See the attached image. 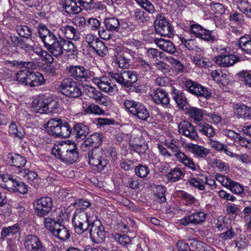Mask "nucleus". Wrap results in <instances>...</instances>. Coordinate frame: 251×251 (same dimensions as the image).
<instances>
[{
    "label": "nucleus",
    "instance_id": "nucleus-62",
    "mask_svg": "<svg viewBox=\"0 0 251 251\" xmlns=\"http://www.w3.org/2000/svg\"><path fill=\"white\" fill-rule=\"evenodd\" d=\"M240 80L245 82L246 85L251 88V72L243 71L239 73Z\"/></svg>",
    "mask_w": 251,
    "mask_h": 251
},
{
    "label": "nucleus",
    "instance_id": "nucleus-38",
    "mask_svg": "<svg viewBox=\"0 0 251 251\" xmlns=\"http://www.w3.org/2000/svg\"><path fill=\"white\" fill-rule=\"evenodd\" d=\"M130 55L127 52L118 54L115 56V62L121 68H127L129 65Z\"/></svg>",
    "mask_w": 251,
    "mask_h": 251
},
{
    "label": "nucleus",
    "instance_id": "nucleus-37",
    "mask_svg": "<svg viewBox=\"0 0 251 251\" xmlns=\"http://www.w3.org/2000/svg\"><path fill=\"white\" fill-rule=\"evenodd\" d=\"M124 86L129 87L131 86L138 80L137 74L135 72L130 71H124Z\"/></svg>",
    "mask_w": 251,
    "mask_h": 251
},
{
    "label": "nucleus",
    "instance_id": "nucleus-14",
    "mask_svg": "<svg viewBox=\"0 0 251 251\" xmlns=\"http://www.w3.org/2000/svg\"><path fill=\"white\" fill-rule=\"evenodd\" d=\"M184 85L186 89L190 93L197 96L208 98L211 96V92L207 88L191 80H186Z\"/></svg>",
    "mask_w": 251,
    "mask_h": 251
},
{
    "label": "nucleus",
    "instance_id": "nucleus-24",
    "mask_svg": "<svg viewBox=\"0 0 251 251\" xmlns=\"http://www.w3.org/2000/svg\"><path fill=\"white\" fill-rule=\"evenodd\" d=\"M0 179L1 180L0 183L1 187L8 190L10 192H13L17 184L18 180L17 178L10 175L3 174L0 176Z\"/></svg>",
    "mask_w": 251,
    "mask_h": 251
},
{
    "label": "nucleus",
    "instance_id": "nucleus-56",
    "mask_svg": "<svg viewBox=\"0 0 251 251\" xmlns=\"http://www.w3.org/2000/svg\"><path fill=\"white\" fill-rule=\"evenodd\" d=\"M44 217V224L45 228L52 233V231L56 228L57 225H59L60 223L50 217Z\"/></svg>",
    "mask_w": 251,
    "mask_h": 251
},
{
    "label": "nucleus",
    "instance_id": "nucleus-44",
    "mask_svg": "<svg viewBox=\"0 0 251 251\" xmlns=\"http://www.w3.org/2000/svg\"><path fill=\"white\" fill-rule=\"evenodd\" d=\"M183 173L180 168L176 167L172 169L169 173H168L166 176L168 180L170 182H176L183 176Z\"/></svg>",
    "mask_w": 251,
    "mask_h": 251
},
{
    "label": "nucleus",
    "instance_id": "nucleus-58",
    "mask_svg": "<svg viewBox=\"0 0 251 251\" xmlns=\"http://www.w3.org/2000/svg\"><path fill=\"white\" fill-rule=\"evenodd\" d=\"M135 173L139 177L144 178L150 172V169L147 166L139 165L135 168Z\"/></svg>",
    "mask_w": 251,
    "mask_h": 251
},
{
    "label": "nucleus",
    "instance_id": "nucleus-43",
    "mask_svg": "<svg viewBox=\"0 0 251 251\" xmlns=\"http://www.w3.org/2000/svg\"><path fill=\"white\" fill-rule=\"evenodd\" d=\"M18 175L26 179L29 182L37 179L38 176L34 171L25 168L20 169L18 172Z\"/></svg>",
    "mask_w": 251,
    "mask_h": 251
},
{
    "label": "nucleus",
    "instance_id": "nucleus-20",
    "mask_svg": "<svg viewBox=\"0 0 251 251\" xmlns=\"http://www.w3.org/2000/svg\"><path fill=\"white\" fill-rule=\"evenodd\" d=\"M178 132L190 139L194 140L198 137L197 132L194 126L189 122L183 121L178 125Z\"/></svg>",
    "mask_w": 251,
    "mask_h": 251
},
{
    "label": "nucleus",
    "instance_id": "nucleus-50",
    "mask_svg": "<svg viewBox=\"0 0 251 251\" xmlns=\"http://www.w3.org/2000/svg\"><path fill=\"white\" fill-rule=\"evenodd\" d=\"M92 49L99 56L104 57L108 51L104 43L100 40L92 48Z\"/></svg>",
    "mask_w": 251,
    "mask_h": 251
},
{
    "label": "nucleus",
    "instance_id": "nucleus-1",
    "mask_svg": "<svg viewBox=\"0 0 251 251\" xmlns=\"http://www.w3.org/2000/svg\"><path fill=\"white\" fill-rule=\"evenodd\" d=\"M71 205L75 208L72 218L74 228L77 226L83 228L82 226H84L83 227L86 228V222L97 216L94 212L87 211V208L91 206V203L88 201L78 199L72 203Z\"/></svg>",
    "mask_w": 251,
    "mask_h": 251
},
{
    "label": "nucleus",
    "instance_id": "nucleus-4",
    "mask_svg": "<svg viewBox=\"0 0 251 251\" xmlns=\"http://www.w3.org/2000/svg\"><path fill=\"white\" fill-rule=\"evenodd\" d=\"M16 77L18 81L30 87L41 86L46 81L43 75L39 72L26 70L19 71L16 74Z\"/></svg>",
    "mask_w": 251,
    "mask_h": 251
},
{
    "label": "nucleus",
    "instance_id": "nucleus-31",
    "mask_svg": "<svg viewBox=\"0 0 251 251\" xmlns=\"http://www.w3.org/2000/svg\"><path fill=\"white\" fill-rule=\"evenodd\" d=\"M132 17L138 24H144L150 20V16L144 10L140 8L134 9L131 15Z\"/></svg>",
    "mask_w": 251,
    "mask_h": 251
},
{
    "label": "nucleus",
    "instance_id": "nucleus-26",
    "mask_svg": "<svg viewBox=\"0 0 251 251\" xmlns=\"http://www.w3.org/2000/svg\"><path fill=\"white\" fill-rule=\"evenodd\" d=\"M63 121L59 118L50 119L47 123L48 131L49 133L55 137L58 135Z\"/></svg>",
    "mask_w": 251,
    "mask_h": 251
},
{
    "label": "nucleus",
    "instance_id": "nucleus-61",
    "mask_svg": "<svg viewBox=\"0 0 251 251\" xmlns=\"http://www.w3.org/2000/svg\"><path fill=\"white\" fill-rule=\"evenodd\" d=\"M236 235V234L233 229L232 228H230L225 232L220 233L219 235V237L222 240L228 241L233 238Z\"/></svg>",
    "mask_w": 251,
    "mask_h": 251
},
{
    "label": "nucleus",
    "instance_id": "nucleus-27",
    "mask_svg": "<svg viewBox=\"0 0 251 251\" xmlns=\"http://www.w3.org/2000/svg\"><path fill=\"white\" fill-rule=\"evenodd\" d=\"M172 94L173 99L176 101L179 108L185 110L184 107L188 103V101L184 93L180 90L173 88Z\"/></svg>",
    "mask_w": 251,
    "mask_h": 251
},
{
    "label": "nucleus",
    "instance_id": "nucleus-34",
    "mask_svg": "<svg viewBox=\"0 0 251 251\" xmlns=\"http://www.w3.org/2000/svg\"><path fill=\"white\" fill-rule=\"evenodd\" d=\"M188 149L191 153L198 158H204L209 153V150L198 145L192 144L188 147Z\"/></svg>",
    "mask_w": 251,
    "mask_h": 251
},
{
    "label": "nucleus",
    "instance_id": "nucleus-6",
    "mask_svg": "<svg viewBox=\"0 0 251 251\" xmlns=\"http://www.w3.org/2000/svg\"><path fill=\"white\" fill-rule=\"evenodd\" d=\"M125 108L132 115L142 121H146L149 117V112L142 103L131 100H125Z\"/></svg>",
    "mask_w": 251,
    "mask_h": 251
},
{
    "label": "nucleus",
    "instance_id": "nucleus-49",
    "mask_svg": "<svg viewBox=\"0 0 251 251\" xmlns=\"http://www.w3.org/2000/svg\"><path fill=\"white\" fill-rule=\"evenodd\" d=\"M202 174L199 175L197 177H191L188 180L190 185L195 187L200 190H204L205 189L203 178Z\"/></svg>",
    "mask_w": 251,
    "mask_h": 251
},
{
    "label": "nucleus",
    "instance_id": "nucleus-41",
    "mask_svg": "<svg viewBox=\"0 0 251 251\" xmlns=\"http://www.w3.org/2000/svg\"><path fill=\"white\" fill-rule=\"evenodd\" d=\"M235 113L239 118L249 119L251 118V108L244 104L237 106Z\"/></svg>",
    "mask_w": 251,
    "mask_h": 251
},
{
    "label": "nucleus",
    "instance_id": "nucleus-54",
    "mask_svg": "<svg viewBox=\"0 0 251 251\" xmlns=\"http://www.w3.org/2000/svg\"><path fill=\"white\" fill-rule=\"evenodd\" d=\"M72 132L71 127L70 125L65 122H63L61 126L60 130L56 137L68 138L70 137Z\"/></svg>",
    "mask_w": 251,
    "mask_h": 251
},
{
    "label": "nucleus",
    "instance_id": "nucleus-55",
    "mask_svg": "<svg viewBox=\"0 0 251 251\" xmlns=\"http://www.w3.org/2000/svg\"><path fill=\"white\" fill-rule=\"evenodd\" d=\"M195 64L199 67H207L210 65V61L200 54H195L193 57Z\"/></svg>",
    "mask_w": 251,
    "mask_h": 251
},
{
    "label": "nucleus",
    "instance_id": "nucleus-28",
    "mask_svg": "<svg viewBox=\"0 0 251 251\" xmlns=\"http://www.w3.org/2000/svg\"><path fill=\"white\" fill-rule=\"evenodd\" d=\"M7 161L12 166L21 168L25 166L26 160L20 154L14 153L9 154L7 156Z\"/></svg>",
    "mask_w": 251,
    "mask_h": 251
},
{
    "label": "nucleus",
    "instance_id": "nucleus-16",
    "mask_svg": "<svg viewBox=\"0 0 251 251\" xmlns=\"http://www.w3.org/2000/svg\"><path fill=\"white\" fill-rule=\"evenodd\" d=\"M50 99L43 96H38L32 102L33 110L41 114L47 113L49 111V106L51 104Z\"/></svg>",
    "mask_w": 251,
    "mask_h": 251
},
{
    "label": "nucleus",
    "instance_id": "nucleus-47",
    "mask_svg": "<svg viewBox=\"0 0 251 251\" xmlns=\"http://www.w3.org/2000/svg\"><path fill=\"white\" fill-rule=\"evenodd\" d=\"M19 230L20 226L18 224H16L12 226L3 227L0 233L1 238L4 240L8 236L16 234Z\"/></svg>",
    "mask_w": 251,
    "mask_h": 251
},
{
    "label": "nucleus",
    "instance_id": "nucleus-8",
    "mask_svg": "<svg viewBox=\"0 0 251 251\" xmlns=\"http://www.w3.org/2000/svg\"><path fill=\"white\" fill-rule=\"evenodd\" d=\"M63 95L70 98H77L81 95V91L76 82L71 78H64L57 87Z\"/></svg>",
    "mask_w": 251,
    "mask_h": 251
},
{
    "label": "nucleus",
    "instance_id": "nucleus-48",
    "mask_svg": "<svg viewBox=\"0 0 251 251\" xmlns=\"http://www.w3.org/2000/svg\"><path fill=\"white\" fill-rule=\"evenodd\" d=\"M134 0L148 13L152 14L156 12L154 5L149 0Z\"/></svg>",
    "mask_w": 251,
    "mask_h": 251
},
{
    "label": "nucleus",
    "instance_id": "nucleus-30",
    "mask_svg": "<svg viewBox=\"0 0 251 251\" xmlns=\"http://www.w3.org/2000/svg\"><path fill=\"white\" fill-rule=\"evenodd\" d=\"M176 159L179 162L193 171H196L200 169V166L196 164L192 158H189L183 152L178 154Z\"/></svg>",
    "mask_w": 251,
    "mask_h": 251
},
{
    "label": "nucleus",
    "instance_id": "nucleus-7",
    "mask_svg": "<svg viewBox=\"0 0 251 251\" xmlns=\"http://www.w3.org/2000/svg\"><path fill=\"white\" fill-rule=\"evenodd\" d=\"M66 74L73 80L81 83L87 82L92 76L89 70L81 65H70L66 68Z\"/></svg>",
    "mask_w": 251,
    "mask_h": 251
},
{
    "label": "nucleus",
    "instance_id": "nucleus-33",
    "mask_svg": "<svg viewBox=\"0 0 251 251\" xmlns=\"http://www.w3.org/2000/svg\"><path fill=\"white\" fill-rule=\"evenodd\" d=\"M73 129L77 139H84L89 132L88 126L82 123L76 124L74 126Z\"/></svg>",
    "mask_w": 251,
    "mask_h": 251
},
{
    "label": "nucleus",
    "instance_id": "nucleus-22",
    "mask_svg": "<svg viewBox=\"0 0 251 251\" xmlns=\"http://www.w3.org/2000/svg\"><path fill=\"white\" fill-rule=\"evenodd\" d=\"M185 110L186 114L194 123L198 125L201 122L204 115V110L196 107H186Z\"/></svg>",
    "mask_w": 251,
    "mask_h": 251
},
{
    "label": "nucleus",
    "instance_id": "nucleus-25",
    "mask_svg": "<svg viewBox=\"0 0 251 251\" xmlns=\"http://www.w3.org/2000/svg\"><path fill=\"white\" fill-rule=\"evenodd\" d=\"M60 29L65 37L69 40L77 41L80 39V33L73 26L64 25L62 26Z\"/></svg>",
    "mask_w": 251,
    "mask_h": 251
},
{
    "label": "nucleus",
    "instance_id": "nucleus-29",
    "mask_svg": "<svg viewBox=\"0 0 251 251\" xmlns=\"http://www.w3.org/2000/svg\"><path fill=\"white\" fill-rule=\"evenodd\" d=\"M102 142V134L99 133H95L88 137L84 142L83 145L86 147L99 148Z\"/></svg>",
    "mask_w": 251,
    "mask_h": 251
},
{
    "label": "nucleus",
    "instance_id": "nucleus-52",
    "mask_svg": "<svg viewBox=\"0 0 251 251\" xmlns=\"http://www.w3.org/2000/svg\"><path fill=\"white\" fill-rule=\"evenodd\" d=\"M232 193L237 195L241 196L244 193V187L239 182L232 180L227 188Z\"/></svg>",
    "mask_w": 251,
    "mask_h": 251
},
{
    "label": "nucleus",
    "instance_id": "nucleus-5",
    "mask_svg": "<svg viewBox=\"0 0 251 251\" xmlns=\"http://www.w3.org/2000/svg\"><path fill=\"white\" fill-rule=\"evenodd\" d=\"M87 157L89 164L97 167L100 171L103 170L108 163L104 151L100 148L93 149L89 151L87 153Z\"/></svg>",
    "mask_w": 251,
    "mask_h": 251
},
{
    "label": "nucleus",
    "instance_id": "nucleus-45",
    "mask_svg": "<svg viewBox=\"0 0 251 251\" xmlns=\"http://www.w3.org/2000/svg\"><path fill=\"white\" fill-rule=\"evenodd\" d=\"M8 132L11 136L14 138L22 139L24 137L25 133L20 126H18L16 123H12L9 127Z\"/></svg>",
    "mask_w": 251,
    "mask_h": 251
},
{
    "label": "nucleus",
    "instance_id": "nucleus-39",
    "mask_svg": "<svg viewBox=\"0 0 251 251\" xmlns=\"http://www.w3.org/2000/svg\"><path fill=\"white\" fill-rule=\"evenodd\" d=\"M62 39V38H59L50 48L47 49L54 56H60L63 53Z\"/></svg>",
    "mask_w": 251,
    "mask_h": 251
},
{
    "label": "nucleus",
    "instance_id": "nucleus-13",
    "mask_svg": "<svg viewBox=\"0 0 251 251\" xmlns=\"http://www.w3.org/2000/svg\"><path fill=\"white\" fill-rule=\"evenodd\" d=\"M52 204V200L50 197H43L35 201L34 206L37 215L40 217H45L51 212Z\"/></svg>",
    "mask_w": 251,
    "mask_h": 251
},
{
    "label": "nucleus",
    "instance_id": "nucleus-9",
    "mask_svg": "<svg viewBox=\"0 0 251 251\" xmlns=\"http://www.w3.org/2000/svg\"><path fill=\"white\" fill-rule=\"evenodd\" d=\"M154 27L157 34L162 36L172 37L174 36V28L162 14H159L154 21Z\"/></svg>",
    "mask_w": 251,
    "mask_h": 251
},
{
    "label": "nucleus",
    "instance_id": "nucleus-17",
    "mask_svg": "<svg viewBox=\"0 0 251 251\" xmlns=\"http://www.w3.org/2000/svg\"><path fill=\"white\" fill-rule=\"evenodd\" d=\"M59 4L62 10L70 16L77 15L82 10L80 6L77 5L75 0H59Z\"/></svg>",
    "mask_w": 251,
    "mask_h": 251
},
{
    "label": "nucleus",
    "instance_id": "nucleus-51",
    "mask_svg": "<svg viewBox=\"0 0 251 251\" xmlns=\"http://www.w3.org/2000/svg\"><path fill=\"white\" fill-rule=\"evenodd\" d=\"M16 30L19 35L26 39H28L32 34V29L25 25H17Z\"/></svg>",
    "mask_w": 251,
    "mask_h": 251
},
{
    "label": "nucleus",
    "instance_id": "nucleus-59",
    "mask_svg": "<svg viewBox=\"0 0 251 251\" xmlns=\"http://www.w3.org/2000/svg\"><path fill=\"white\" fill-rule=\"evenodd\" d=\"M138 67L140 70L143 75H145L147 72L150 71L151 68V64L143 59L142 58H139L138 60Z\"/></svg>",
    "mask_w": 251,
    "mask_h": 251
},
{
    "label": "nucleus",
    "instance_id": "nucleus-32",
    "mask_svg": "<svg viewBox=\"0 0 251 251\" xmlns=\"http://www.w3.org/2000/svg\"><path fill=\"white\" fill-rule=\"evenodd\" d=\"M52 234L58 239L64 241L67 240L70 237L69 230L61 223L57 225L55 229L52 231Z\"/></svg>",
    "mask_w": 251,
    "mask_h": 251
},
{
    "label": "nucleus",
    "instance_id": "nucleus-40",
    "mask_svg": "<svg viewBox=\"0 0 251 251\" xmlns=\"http://www.w3.org/2000/svg\"><path fill=\"white\" fill-rule=\"evenodd\" d=\"M103 23L106 29L109 31H117L120 28L119 20L116 17L106 18Z\"/></svg>",
    "mask_w": 251,
    "mask_h": 251
},
{
    "label": "nucleus",
    "instance_id": "nucleus-10",
    "mask_svg": "<svg viewBox=\"0 0 251 251\" xmlns=\"http://www.w3.org/2000/svg\"><path fill=\"white\" fill-rule=\"evenodd\" d=\"M23 249L25 251H47V249L41 239L34 234H28L22 240Z\"/></svg>",
    "mask_w": 251,
    "mask_h": 251
},
{
    "label": "nucleus",
    "instance_id": "nucleus-46",
    "mask_svg": "<svg viewBox=\"0 0 251 251\" xmlns=\"http://www.w3.org/2000/svg\"><path fill=\"white\" fill-rule=\"evenodd\" d=\"M239 47L249 54H251V37L242 36L238 41Z\"/></svg>",
    "mask_w": 251,
    "mask_h": 251
},
{
    "label": "nucleus",
    "instance_id": "nucleus-12",
    "mask_svg": "<svg viewBox=\"0 0 251 251\" xmlns=\"http://www.w3.org/2000/svg\"><path fill=\"white\" fill-rule=\"evenodd\" d=\"M93 82L102 91L110 95H114L117 91L116 85L112 82L108 76L93 77Z\"/></svg>",
    "mask_w": 251,
    "mask_h": 251
},
{
    "label": "nucleus",
    "instance_id": "nucleus-11",
    "mask_svg": "<svg viewBox=\"0 0 251 251\" xmlns=\"http://www.w3.org/2000/svg\"><path fill=\"white\" fill-rule=\"evenodd\" d=\"M189 31L193 36L206 42L213 43L218 39L212 31L205 29L197 24L190 25Z\"/></svg>",
    "mask_w": 251,
    "mask_h": 251
},
{
    "label": "nucleus",
    "instance_id": "nucleus-3",
    "mask_svg": "<svg viewBox=\"0 0 251 251\" xmlns=\"http://www.w3.org/2000/svg\"><path fill=\"white\" fill-rule=\"evenodd\" d=\"M86 228L83 227L84 226H82L83 228L77 226L74 228L75 233L80 235L89 228L90 236L93 242L99 244L105 240L106 235L104 228L100 221L98 219L97 216L86 222Z\"/></svg>",
    "mask_w": 251,
    "mask_h": 251
},
{
    "label": "nucleus",
    "instance_id": "nucleus-57",
    "mask_svg": "<svg viewBox=\"0 0 251 251\" xmlns=\"http://www.w3.org/2000/svg\"><path fill=\"white\" fill-rule=\"evenodd\" d=\"M62 45L63 46V50L70 52L74 54L77 52V48L74 43L70 41V40H66L64 38L62 39Z\"/></svg>",
    "mask_w": 251,
    "mask_h": 251
},
{
    "label": "nucleus",
    "instance_id": "nucleus-23",
    "mask_svg": "<svg viewBox=\"0 0 251 251\" xmlns=\"http://www.w3.org/2000/svg\"><path fill=\"white\" fill-rule=\"evenodd\" d=\"M154 43L161 50L170 54H173L176 51V48L174 44L170 40L162 38H155Z\"/></svg>",
    "mask_w": 251,
    "mask_h": 251
},
{
    "label": "nucleus",
    "instance_id": "nucleus-21",
    "mask_svg": "<svg viewBox=\"0 0 251 251\" xmlns=\"http://www.w3.org/2000/svg\"><path fill=\"white\" fill-rule=\"evenodd\" d=\"M151 97L154 102L163 106H167L170 103V99L167 93L162 89L157 88L154 90Z\"/></svg>",
    "mask_w": 251,
    "mask_h": 251
},
{
    "label": "nucleus",
    "instance_id": "nucleus-35",
    "mask_svg": "<svg viewBox=\"0 0 251 251\" xmlns=\"http://www.w3.org/2000/svg\"><path fill=\"white\" fill-rule=\"evenodd\" d=\"M197 126L199 132L208 137H213L215 134V132L212 126L206 123H200L197 125Z\"/></svg>",
    "mask_w": 251,
    "mask_h": 251
},
{
    "label": "nucleus",
    "instance_id": "nucleus-63",
    "mask_svg": "<svg viewBox=\"0 0 251 251\" xmlns=\"http://www.w3.org/2000/svg\"><path fill=\"white\" fill-rule=\"evenodd\" d=\"M85 112L89 114H94L96 115H100L104 113V111L102 110L99 106L92 104L89 105L85 109Z\"/></svg>",
    "mask_w": 251,
    "mask_h": 251
},
{
    "label": "nucleus",
    "instance_id": "nucleus-53",
    "mask_svg": "<svg viewBox=\"0 0 251 251\" xmlns=\"http://www.w3.org/2000/svg\"><path fill=\"white\" fill-rule=\"evenodd\" d=\"M209 144L214 149L218 151H223L227 155L231 156L232 153L229 151L227 147L224 144L217 141L210 140Z\"/></svg>",
    "mask_w": 251,
    "mask_h": 251
},
{
    "label": "nucleus",
    "instance_id": "nucleus-60",
    "mask_svg": "<svg viewBox=\"0 0 251 251\" xmlns=\"http://www.w3.org/2000/svg\"><path fill=\"white\" fill-rule=\"evenodd\" d=\"M210 164L213 167H217L221 171H226L229 169L228 164L216 158L212 159Z\"/></svg>",
    "mask_w": 251,
    "mask_h": 251
},
{
    "label": "nucleus",
    "instance_id": "nucleus-64",
    "mask_svg": "<svg viewBox=\"0 0 251 251\" xmlns=\"http://www.w3.org/2000/svg\"><path fill=\"white\" fill-rule=\"evenodd\" d=\"M215 178L223 186L226 188L228 187L230 183V181H232V179L227 176L218 174L215 175Z\"/></svg>",
    "mask_w": 251,
    "mask_h": 251
},
{
    "label": "nucleus",
    "instance_id": "nucleus-42",
    "mask_svg": "<svg viewBox=\"0 0 251 251\" xmlns=\"http://www.w3.org/2000/svg\"><path fill=\"white\" fill-rule=\"evenodd\" d=\"M180 197L186 205L197 207L199 205L198 201L193 196L186 192H181Z\"/></svg>",
    "mask_w": 251,
    "mask_h": 251
},
{
    "label": "nucleus",
    "instance_id": "nucleus-15",
    "mask_svg": "<svg viewBox=\"0 0 251 251\" xmlns=\"http://www.w3.org/2000/svg\"><path fill=\"white\" fill-rule=\"evenodd\" d=\"M38 29L39 36L47 49L58 39L54 34L44 25H39Z\"/></svg>",
    "mask_w": 251,
    "mask_h": 251
},
{
    "label": "nucleus",
    "instance_id": "nucleus-19",
    "mask_svg": "<svg viewBox=\"0 0 251 251\" xmlns=\"http://www.w3.org/2000/svg\"><path fill=\"white\" fill-rule=\"evenodd\" d=\"M206 218V214L201 211H197L184 217L179 220V224L186 226L190 224L198 225L203 223Z\"/></svg>",
    "mask_w": 251,
    "mask_h": 251
},
{
    "label": "nucleus",
    "instance_id": "nucleus-36",
    "mask_svg": "<svg viewBox=\"0 0 251 251\" xmlns=\"http://www.w3.org/2000/svg\"><path fill=\"white\" fill-rule=\"evenodd\" d=\"M111 238L123 247L127 248L131 243L130 238L125 234L112 233Z\"/></svg>",
    "mask_w": 251,
    "mask_h": 251
},
{
    "label": "nucleus",
    "instance_id": "nucleus-2",
    "mask_svg": "<svg viewBox=\"0 0 251 251\" xmlns=\"http://www.w3.org/2000/svg\"><path fill=\"white\" fill-rule=\"evenodd\" d=\"M76 149L75 144H69L65 142L55 145L51 151L53 155L62 162L72 164L76 162L79 157V153Z\"/></svg>",
    "mask_w": 251,
    "mask_h": 251
},
{
    "label": "nucleus",
    "instance_id": "nucleus-18",
    "mask_svg": "<svg viewBox=\"0 0 251 251\" xmlns=\"http://www.w3.org/2000/svg\"><path fill=\"white\" fill-rule=\"evenodd\" d=\"M215 62L221 67H229L239 61L240 59L236 55L221 54L214 58Z\"/></svg>",
    "mask_w": 251,
    "mask_h": 251
}]
</instances>
